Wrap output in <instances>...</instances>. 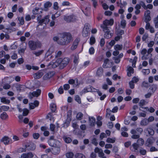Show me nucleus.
I'll return each instance as SVG.
<instances>
[{"instance_id": "7ed1b4c3", "label": "nucleus", "mask_w": 158, "mask_h": 158, "mask_svg": "<svg viewBox=\"0 0 158 158\" xmlns=\"http://www.w3.org/2000/svg\"><path fill=\"white\" fill-rule=\"evenodd\" d=\"M54 137V136H50L48 141L49 145L52 147L58 146L59 145L61 144L60 142L58 140L55 139Z\"/></svg>"}, {"instance_id": "2f4dec72", "label": "nucleus", "mask_w": 158, "mask_h": 158, "mask_svg": "<svg viewBox=\"0 0 158 158\" xmlns=\"http://www.w3.org/2000/svg\"><path fill=\"white\" fill-rule=\"evenodd\" d=\"M89 31L87 30H85V29H83L82 31V35L84 37H87L88 35Z\"/></svg>"}, {"instance_id": "1a4fd4ad", "label": "nucleus", "mask_w": 158, "mask_h": 158, "mask_svg": "<svg viewBox=\"0 0 158 158\" xmlns=\"http://www.w3.org/2000/svg\"><path fill=\"white\" fill-rule=\"evenodd\" d=\"M155 141V139L153 137H151L148 138L145 143L146 146L148 147H150L153 144Z\"/></svg>"}, {"instance_id": "49530a36", "label": "nucleus", "mask_w": 158, "mask_h": 158, "mask_svg": "<svg viewBox=\"0 0 158 158\" xmlns=\"http://www.w3.org/2000/svg\"><path fill=\"white\" fill-rule=\"evenodd\" d=\"M18 20L19 22V23L21 25H23L24 24V18L23 17H18Z\"/></svg>"}, {"instance_id": "c9c22d12", "label": "nucleus", "mask_w": 158, "mask_h": 158, "mask_svg": "<svg viewBox=\"0 0 158 158\" xmlns=\"http://www.w3.org/2000/svg\"><path fill=\"white\" fill-rule=\"evenodd\" d=\"M119 2L120 4L119 6L121 8H122L123 6L125 7L127 5V3L126 1H123L122 2L121 0H120Z\"/></svg>"}, {"instance_id": "20e7f679", "label": "nucleus", "mask_w": 158, "mask_h": 158, "mask_svg": "<svg viewBox=\"0 0 158 158\" xmlns=\"http://www.w3.org/2000/svg\"><path fill=\"white\" fill-rule=\"evenodd\" d=\"M53 40L57 42L58 44L64 46L68 44L67 40L65 41L62 35L59 38L56 36H55L53 38Z\"/></svg>"}, {"instance_id": "052dcab7", "label": "nucleus", "mask_w": 158, "mask_h": 158, "mask_svg": "<svg viewBox=\"0 0 158 158\" xmlns=\"http://www.w3.org/2000/svg\"><path fill=\"white\" fill-rule=\"evenodd\" d=\"M92 143L96 146L98 144V143L97 142L96 139L95 138H93L92 140Z\"/></svg>"}, {"instance_id": "a18cd8bd", "label": "nucleus", "mask_w": 158, "mask_h": 158, "mask_svg": "<svg viewBox=\"0 0 158 158\" xmlns=\"http://www.w3.org/2000/svg\"><path fill=\"white\" fill-rule=\"evenodd\" d=\"M29 110L28 109L26 108L24 109L23 110V116H27L28 113H29Z\"/></svg>"}, {"instance_id": "cd10ccee", "label": "nucleus", "mask_w": 158, "mask_h": 158, "mask_svg": "<svg viewBox=\"0 0 158 158\" xmlns=\"http://www.w3.org/2000/svg\"><path fill=\"white\" fill-rule=\"evenodd\" d=\"M101 27L102 28L103 31L105 33L108 32H110V31L108 27L104 25H101Z\"/></svg>"}, {"instance_id": "4d7b16f0", "label": "nucleus", "mask_w": 158, "mask_h": 158, "mask_svg": "<svg viewBox=\"0 0 158 158\" xmlns=\"http://www.w3.org/2000/svg\"><path fill=\"white\" fill-rule=\"evenodd\" d=\"M136 130L138 132L137 134H138L139 135L142 133L143 131V129L140 127L137 128H136Z\"/></svg>"}, {"instance_id": "ea45409f", "label": "nucleus", "mask_w": 158, "mask_h": 158, "mask_svg": "<svg viewBox=\"0 0 158 158\" xmlns=\"http://www.w3.org/2000/svg\"><path fill=\"white\" fill-rule=\"evenodd\" d=\"M56 106L55 104H51L50 106L52 112H55L56 110Z\"/></svg>"}, {"instance_id": "72a5a7b5", "label": "nucleus", "mask_w": 158, "mask_h": 158, "mask_svg": "<svg viewBox=\"0 0 158 158\" xmlns=\"http://www.w3.org/2000/svg\"><path fill=\"white\" fill-rule=\"evenodd\" d=\"M76 158H86L85 156L82 153H78L75 155Z\"/></svg>"}, {"instance_id": "f704fd0d", "label": "nucleus", "mask_w": 158, "mask_h": 158, "mask_svg": "<svg viewBox=\"0 0 158 158\" xmlns=\"http://www.w3.org/2000/svg\"><path fill=\"white\" fill-rule=\"evenodd\" d=\"M139 152L141 155H145L146 154L147 151L143 148H141L139 149Z\"/></svg>"}, {"instance_id": "e433bc0d", "label": "nucleus", "mask_w": 158, "mask_h": 158, "mask_svg": "<svg viewBox=\"0 0 158 158\" xmlns=\"http://www.w3.org/2000/svg\"><path fill=\"white\" fill-rule=\"evenodd\" d=\"M148 134L151 135H153L154 134V130L150 128H148L147 129Z\"/></svg>"}, {"instance_id": "9b49d317", "label": "nucleus", "mask_w": 158, "mask_h": 158, "mask_svg": "<svg viewBox=\"0 0 158 158\" xmlns=\"http://www.w3.org/2000/svg\"><path fill=\"white\" fill-rule=\"evenodd\" d=\"M25 147L28 150H34L35 149L36 146L34 143H30L26 145Z\"/></svg>"}, {"instance_id": "37998d69", "label": "nucleus", "mask_w": 158, "mask_h": 158, "mask_svg": "<svg viewBox=\"0 0 158 158\" xmlns=\"http://www.w3.org/2000/svg\"><path fill=\"white\" fill-rule=\"evenodd\" d=\"M75 100L78 102L79 104L81 103V98L78 95H76L75 97Z\"/></svg>"}, {"instance_id": "5701e85b", "label": "nucleus", "mask_w": 158, "mask_h": 158, "mask_svg": "<svg viewBox=\"0 0 158 158\" xmlns=\"http://www.w3.org/2000/svg\"><path fill=\"white\" fill-rule=\"evenodd\" d=\"M103 73V69L102 67L99 68L96 72V75L98 77L102 76Z\"/></svg>"}, {"instance_id": "f3484780", "label": "nucleus", "mask_w": 158, "mask_h": 158, "mask_svg": "<svg viewBox=\"0 0 158 158\" xmlns=\"http://www.w3.org/2000/svg\"><path fill=\"white\" fill-rule=\"evenodd\" d=\"M41 93V90L39 89H37L36 91H33L31 93V94L32 96H30L29 97L31 99L32 98V96L38 97L40 95Z\"/></svg>"}, {"instance_id": "58836bf2", "label": "nucleus", "mask_w": 158, "mask_h": 158, "mask_svg": "<svg viewBox=\"0 0 158 158\" xmlns=\"http://www.w3.org/2000/svg\"><path fill=\"white\" fill-rule=\"evenodd\" d=\"M95 42V38L94 36H92L90 39L89 43L90 45H92L94 44Z\"/></svg>"}, {"instance_id": "3c124183", "label": "nucleus", "mask_w": 158, "mask_h": 158, "mask_svg": "<svg viewBox=\"0 0 158 158\" xmlns=\"http://www.w3.org/2000/svg\"><path fill=\"white\" fill-rule=\"evenodd\" d=\"M44 52L43 50L39 51L38 52H35L34 53L36 56H39L43 53Z\"/></svg>"}, {"instance_id": "0e129e2a", "label": "nucleus", "mask_w": 158, "mask_h": 158, "mask_svg": "<svg viewBox=\"0 0 158 158\" xmlns=\"http://www.w3.org/2000/svg\"><path fill=\"white\" fill-rule=\"evenodd\" d=\"M79 57L78 56H75L74 58L73 62L75 64H77L78 63Z\"/></svg>"}, {"instance_id": "e2e57ef3", "label": "nucleus", "mask_w": 158, "mask_h": 158, "mask_svg": "<svg viewBox=\"0 0 158 158\" xmlns=\"http://www.w3.org/2000/svg\"><path fill=\"white\" fill-rule=\"evenodd\" d=\"M126 24V21L125 20H123L121 21V25L123 27V28L125 27Z\"/></svg>"}, {"instance_id": "6ab92c4d", "label": "nucleus", "mask_w": 158, "mask_h": 158, "mask_svg": "<svg viewBox=\"0 0 158 158\" xmlns=\"http://www.w3.org/2000/svg\"><path fill=\"white\" fill-rule=\"evenodd\" d=\"M64 19L65 21L69 22H72L74 19V16L72 15L68 16H64Z\"/></svg>"}, {"instance_id": "4c0bfd02", "label": "nucleus", "mask_w": 158, "mask_h": 158, "mask_svg": "<svg viewBox=\"0 0 158 158\" xmlns=\"http://www.w3.org/2000/svg\"><path fill=\"white\" fill-rule=\"evenodd\" d=\"M115 139L114 138V139H111L110 138H108L106 140V142L108 143H113L115 142Z\"/></svg>"}, {"instance_id": "39448f33", "label": "nucleus", "mask_w": 158, "mask_h": 158, "mask_svg": "<svg viewBox=\"0 0 158 158\" xmlns=\"http://www.w3.org/2000/svg\"><path fill=\"white\" fill-rule=\"evenodd\" d=\"M49 17V15H46L44 17V19H41V16L40 15L37 17V21H38L40 25H42L43 23L45 24L48 23L50 21Z\"/></svg>"}, {"instance_id": "a19ab883", "label": "nucleus", "mask_w": 158, "mask_h": 158, "mask_svg": "<svg viewBox=\"0 0 158 158\" xmlns=\"http://www.w3.org/2000/svg\"><path fill=\"white\" fill-rule=\"evenodd\" d=\"M74 154L73 152H68L66 154V158H73Z\"/></svg>"}, {"instance_id": "864d4df0", "label": "nucleus", "mask_w": 158, "mask_h": 158, "mask_svg": "<svg viewBox=\"0 0 158 158\" xmlns=\"http://www.w3.org/2000/svg\"><path fill=\"white\" fill-rule=\"evenodd\" d=\"M1 107L4 111H7L10 109L9 106H1Z\"/></svg>"}, {"instance_id": "603ef678", "label": "nucleus", "mask_w": 158, "mask_h": 158, "mask_svg": "<svg viewBox=\"0 0 158 158\" xmlns=\"http://www.w3.org/2000/svg\"><path fill=\"white\" fill-rule=\"evenodd\" d=\"M40 8L36 7L34 10H32V12L33 14L36 15L39 13V10Z\"/></svg>"}, {"instance_id": "774afa93", "label": "nucleus", "mask_w": 158, "mask_h": 158, "mask_svg": "<svg viewBox=\"0 0 158 158\" xmlns=\"http://www.w3.org/2000/svg\"><path fill=\"white\" fill-rule=\"evenodd\" d=\"M140 137L139 135L137 134H135V135H133L131 136V137L133 139H138Z\"/></svg>"}, {"instance_id": "a878e982", "label": "nucleus", "mask_w": 158, "mask_h": 158, "mask_svg": "<svg viewBox=\"0 0 158 158\" xmlns=\"http://www.w3.org/2000/svg\"><path fill=\"white\" fill-rule=\"evenodd\" d=\"M89 122L91 126H94L96 123V120L95 118L93 117H91V118H89Z\"/></svg>"}, {"instance_id": "473e14b6", "label": "nucleus", "mask_w": 158, "mask_h": 158, "mask_svg": "<svg viewBox=\"0 0 158 158\" xmlns=\"http://www.w3.org/2000/svg\"><path fill=\"white\" fill-rule=\"evenodd\" d=\"M123 47L122 45L116 44L114 46V49L115 50H121Z\"/></svg>"}, {"instance_id": "69168bd1", "label": "nucleus", "mask_w": 158, "mask_h": 158, "mask_svg": "<svg viewBox=\"0 0 158 158\" xmlns=\"http://www.w3.org/2000/svg\"><path fill=\"white\" fill-rule=\"evenodd\" d=\"M153 93H152L151 92V91H150L147 94L145 95V97L146 98H148L150 97L153 94Z\"/></svg>"}, {"instance_id": "c03bdc74", "label": "nucleus", "mask_w": 158, "mask_h": 158, "mask_svg": "<svg viewBox=\"0 0 158 158\" xmlns=\"http://www.w3.org/2000/svg\"><path fill=\"white\" fill-rule=\"evenodd\" d=\"M145 101L144 100H141L139 103V106L142 108H143L142 106L145 104Z\"/></svg>"}, {"instance_id": "13d9d810", "label": "nucleus", "mask_w": 158, "mask_h": 158, "mask_svg": "<svg viewBox=\"0 0 158 158\" xmlns=\"http://www.w3.org/2000/svg\"><path fill=\"white\" fill-rule=\"evenodd\" d=\"M105 44V40L104 38H102L101 39L100 41V45L101 47L104 46Z\"/></svg>"}, {"instance_id": "f8f14e48", "label": "nucleus", "mask_w": 158, "mask_h": 158, "mask_svg": "<svg viewBox=\"0 0 158 158\" xmlns=\"http://www.w3.org/2000/svg\"><path fill=\"white\" fill-rule=\"evenodd\" d=\"M118 108L117 106H116L114 107L111 111V110L109 108H107L106 109V117H108L110 115V113L111 111L113 113L117 112L118 111Z\"/></svg>"}, {"instance_id": "f257e3e1", "label": "nucleus", "mask_w": 158, "mask_h": 158, "mask_svg": "<svg viewBox=\"0 0 158 158\" xmlns=\"http://www.w3.org/2000/svg\"><path fill=\"white\" fill-rule=\"evenodd\" d=\"M70 60L69 58L65 57L62 59L61 58H59L57 59L55 63L52 64V67L56 68L59 66L60 69H62L66 67L68 64Z\"/></svg>"}, {"instance_id": "dca6fc26", "label": "nucleus", "mask_w": 158, "mask_h": 158, "mask_svg": "<svg viewBox=\"0 0 158 158\" xmlns=\"http://www.w3.org/2000/svg\"><path fill=\"white\" fill-rule=\"evenodd\" d=\"M114 23V20L113 19H111L110 20L106 19L103 22V24L101 25H104V26H107L110 25H112Z\"/></svg>"}, {"instance_id": "f03ea898", "label": "nucleus", "mask_w": 158, "mask_h": 158, "mask_svg": "<svg viewBox=\"0 0 158 158\" xmlns=\"http://www.w3.org/2000/svg\"><path fill=\"white\" fill-rule=\"evenodd\" d=\"M29 47L31 50H34L37 48H41L42 44L39 41H34L33 40H30L28 43Z\"/></svg>"}, {"instance_id": "79ce46f5", "label": "nucleus", "mask_w": 158, "mask_h": 158, "mask_svg": "<svg viewBox=\"0 0 158 158\" xmlns=\"http://www.w3.org/2000/svg\"><path fill=\"white\" fill-rule=\"evenodd\" d=\"M83 115L82 113L81 112H79L77 114V116H76L77 118V119L80 120L82 119V118L83 116Z\"/></svg>"}, {"instance_id": "7c9ffc66", "label": "nucleus", "mask_w": 158, "mask_h": 158, "mask_svg": "<svg viewBox=\"0 0 158 158\" xmlns=\"http://www.w3.org/2000/svg\"><path fill=\"white\" fill-rule=\"evenodd\" d=\"M113 34L112 33H110V32H107L105 33L104 34V37L106 39H108L111 37L113 36Z\"/></svg>"}, {"instance_id": "423d86ee", "label": "nucleus", "mask_w": 158, "mask_h": 158, "mask_svg": "<svg viewBox=\"0 0 158 158\" xmlns=\"http://www.w3.org/2000/svg\"><path fill=\"white\" fill-rule=\"evenodd\" d=\"M72 111L71 110L69 111L67 114V118L64 124L63 127H67L69 126L71 120Z\"/></svg>"}, {"instance_id": "bf43d9fd", "label": "nucleus", "mask_w": 158, "mask_h": 158, "mask_svg": "<svg viewBox=\"0 0 158 158\" xmlns=\"http://www.w3.org/2000/svg\"><path fill=\"white\" fill-rule=\"evenodd\" d=\"M40 136V134L38 133H35L33 135V136L34 139H37Z\"/></svg>"}, {"instance_id": "2eb2a0df", "label": "nucleus", "mask_w": 158, "mask_h": 158, "mask_svg": "<svg viewBox=\"0 0 158 158\" xmlns=\"http://www.w3.org/2000/svg\"><path fill=\"white\" fill-rule=\"evenodd\" d=\"M11 140V139L7 136H4L0 140L1 142H3L5 145L9 144Z\"/></svg>"}, {"instance_id": "8fccbe9b", "label": "nucleus", "mask_w": 158, "mask_h": 158, "mask_svg": "<svg viewBox=\"0 0 158 158\" xmlns=\"http://www.w3.org/2000/svg\"><path fill=\"white\" fill-rule=\"evenodd\" d=\"M113 59L114 60V62L116 64L119 63L120 60V59L118 56L114 57H113Z\"/></svg>"}, {"instance_id": "aec40b11", "label": "nucleus", "mask_w": 158, "mask_h": 158, "mask_svg": "<svg viewBox=\"0 0 158 158\" xmlns=\"http://www.w3.org/2000/svg\"><path fill=\"white\" fill-rule=\"evenodd\" d=\"M0 118L2 120H6L9 118L6 112H3L0 115Z\"/></svg>"}, {"instance_id": "4be33fe9", "label": "nucleus", "mask_w": 158, "mask_h": 158, "mask_svg": "<svg viewBox=\"0 0 158 158\" xmlns=\"http://www.w3.org/2000/svg\"><path fill=\"white\" fill-rule=\"evenodd\" d=\"M128 72L127 75L128 77H130L131 76V73H134V69L131 67L129 66L127 69Z\"/></svg>"}, {"instance_id": "09e8293b", "label": "nucleus", "mask_w": 158, "mask_h": 158, "mask_svg": "<svg viewBox=\"0 0 158 158\" xmlns=\"http://www.w3.org/2000/svg\"><path fill=\"white\" fill-rule=\"evenodd\" d=\"M64 139L65 142L67 143H69L72 141V139L70 137H65Z\"/></svg>"}, {"instance_id": "ddd939ff", "label": "nucleus", "mask_w": 158, "mask_h": 158, "mask_svg": "<svg viewBox=\"0 0 158 158\" xmlns=\"http://www.w3.org/2000/svg\"><path fill=\"white\" fill-rule=\"evenodd\" d=\"M139 147V146L136 143H134L130 147V149L132 151L138 153L139 152L138 148Z\"/></svg>"}, {"instance_id": "5fc2aeb1", "label": "nucleus", "mask_w": 158, "mask_h": 158, "mask_svg": "<svg viewBox=\"0 0 158 158\" xmlns=\"http://www.w3.org/2000/svg\"><path fill=\"white\" fill-rule=\"evenodd\" d=\"M94 47H91L89 49V53L90 55L93 54L94 53Z\"/></svg>"}, {"instance_id": "412c9836", "label": "nucleus", "mask_w": 158, "mask_h": 158, "mask_svg": "<svg viewBox=\"0 0 158 158\" xmlns=\"http://www.w3.org/2000/svg\"><path fill=\"white\" fill-rule=\"evenodd\" d=\"M52 5V3L51 2L48 1L45 3L44 4V10L45 11H48V8L50 7Z\"/></svg>"}, {"instance_id": "680f3d73", "label": "nucleus", "mask_w": 158, "mask_h": 158, "mask_svg": "<svg viewBox=\"0 0 158 158\" xmlns=\"http://www.w3.org/2000/svg\"><path fill=\"white\" fill-rule=\"evenodd\" d=\"M10 87V85L9 84H6L3 86V88L5 89H9Z\"/></svg>"}, {"instance_id": "9d476101", "label": "nucleus", "mask_w": 158, "mask_h": 158, "mask_svg": "<svg viewBox=\"0 0 158 158\" xmlns=\"http://www.w3.org/2000/svg\"><path fill=\"white\" fill-rule=\"evenodd\" d=\"M55 74L54 71L50 72L46 74L43 77L44 80H47L52 77Z\"/></svg>"}, {"instance_id": "bb28decb", "label": "nucleus", "mask_w": 158, "mask_h": 158, "mask_svg": "<svg viewBox=\"0 0 158 158\" xmlns=\"http://www.w3.org/2000/svg\"><path fill=\"white\" fill-rule=\"evenodd\" d=\"M144 140L142 138H139L137 140L136 143L139 146H142L144 143Z\"/></svg>"}, {"instance_id": "c756f323", "label": "nucleus", "mask_w": 158, "mask_h": 158, "mask_svg": "<svg viewBox=\"0 0 158 158\" xmlns=\"http://www.w3.org/2000/svg\"><path fill=\"white\" fill-rule=\"evenodd\" d=\"M1 102L6 104H9L10 102V101L9 100L6 99L5 97L2 98Z\"/></svg>"}, {"instance_id": "0eeeda50", "label": "nucleus", "mask_w": 158, "mask_h": 158, "mask_svg": "<svg viewBox=\"0 0 158 158\" xmlns=\"http://www.w3.org/2000/svg\"><path fill=\"white\" fill-rule=\"evenodd\" d=\"M61 35L65 40H67L68 44L72 40V35L69 33L64 32Z\"/></svg>"}, {"instance_id": "c85d7f7f", "label": "nucleus", "mask_w": 158, "mask_h": 158, "mask_svg": "<svg viewBox=\"0 0 158 158\" xmlns=\"http://www.w3.org/2000/svg\"><path fill=\"white\" fill-rule=\"evenodd\" d=\"M149 123L147 119L144 118L141 121L140 124L142 126H145L148 125Z\"/></svg>"}, {"instance_id": "de8ad7c7", "label": "nucleus", "mask_w": 158, "mask_h": 158, "mask_svg": "<svg viewBox=\"0 0 158 158\" xmlns=\"http://www.w3.org/2000/svg\"><path fill=\"white\" fill-rule=\"evenodd\" d=\"M142 72L144 75L148 74L150 73V71L149 69H143Z\"/></svg>"}, {"instance_id": "6e6552de", "label": "nucleus", "mask_w": 158, "mask_h": 158, "mask_svg": "<svg viewBox=\"0 0 158 158\" xmlns=\"http://www.w3.org/2000/svg\"><path fill=\"white\" fill-rule=\"evenodd\" d=\"M60 144L58 146H55L53 147L52 148V152L53 154L57 155L60 152Z\"/></svg>"}, {"instance_id": "393cba45", "label": "nucleus", "mask_w": 158, "mask_h": 158, "mask_svg": "<svg viewBox=\"0 0 158 158\" xmlns=\"http://www.w3.org/2000/svg\"><path fill=\"white\" fill-rule=\"evenodd\" d=\"M157 85H156L153 84L152 85L149 89V90L151 91L152 93H154L157 89Z\"/></svg>"}, {"instance_id": "a211bd4d", "label": "nucleus", "mask_w": 158, "mask_h": 158, "mask_svg": "<svg viewBox=\"0 0 158 158\" xmlns=\"http://www.w3.org/2000/svg\"><path fill=\"white\" fill-rule=\"evenodd\" d=\"M43 72L41 71H39L36 73L33 74V77L35 79H38L40 78L43 75Z\"/></svg>"}, {"instance_id": "b1692460", "label": "nucleus", "mask_w": 158, "mask_h": 158, "mask_svg": "<svg viewBox=\"0 0 158 158\" xmlns=\"http://www.w3.org/2000/svg\"><path fill=\"white\" fill-rule=\"evenodd\" d=\"M78 40L77 39H76L73 43V44L71 47V49L72 50H74L77 47V45L78 44Z\"/></svg>"}, {"instance_id": "6e6d98bb", "label": "nucleus", "mask_w": 158, "mask_h": 158, "mask_svg": "<svg viewBox=\"0 0 158 158\" xmlns=\"http://www.w3.org/2000/svg\"><path fill=\"white\" fill-rule=\"evenodd\" d=\"M90 27V25L88 23H86L85 24V26L83 29H85V30H87L88 31H89V29Z\"/></svg>"}, {"instance_id": "4468645a", "label": "nucleus", "mask_w": 158, "mask_h": 158, "mask_svg": "<svg viewBox=\"0 0 158 158\" xmlns=\"http://www.w3.org/2000/svg\"><path fill=\"white\" fill-rule=\"evenodd\" d=\"M150 11L148 10L145 13V22L146 23L148 22L151 20V17L150 16Z\"/></svg>"}, {"instance_id": "338daca9", "label": "nucleus", "mask_w": 158, "mask_h": 158, "mask_svg": "<svg viewBox=\"0 0 158 158\" xmlns=\"http://www.w3.org/2000/svg\"><path fill=\"white\" fill-rule=\"evenodd\" d=\"M139 4L141 6L145 9H147L146 6L145 5L144 2L143 1H140L139 2Z\"/></svg>"}]
</instances>
